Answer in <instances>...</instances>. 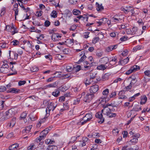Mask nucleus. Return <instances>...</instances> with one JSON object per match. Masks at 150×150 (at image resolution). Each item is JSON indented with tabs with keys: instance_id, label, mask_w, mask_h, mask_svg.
<instances>
[{
	"instance_id": "f257e3e1",
	"label": "nucleus",
	"mask_w": 150,
	"mask_h": 150,
	"mask_svg": "<svg viewBox=\"0 0 150 150\" xmlns=\"http://www.w3.org/2000/svg\"><path fill=\"white\" fill-rule=\"evenodd\" d=\"M48 132V129H45L43 130L40 133L39 137L35 139V142L37 143H38L41 140L44 139Z\"/></svg>"
},
{
	"instance_id": "f03ea898",
	"label": "nucleus",
	"mask_w": 150,
	"mask_h": 150,
	"mask_svg": "<svg viewBox=\"0 0 150 150\" xmlns=\"http://www.w3.org/2000/svg\"><path fill=\"white\" fill-rule=\"evenodd\" d=\"M112 110L108 107H105L102 110V112L104 115L108 116L109 117H115L116 115L115 113H111Z\"/></svg>"
},
{
	"instance_id": "7ed1b4c3",
	"label": "nucleus",
	"mask_w": 150,
	"mask_h": 150,
	"mask_svg": "<svg viewBox=\"0 0 150 150\" xmlns=\"http://www.w3.org/2000/svg\"><path fill=\"white\" fill-rule=\"evenodd\" d=\"M57 106V105L52 102L48 103L46 111L47 114L49 115L51 111H53Z\"/></svg>"
},
{
	"instance_id": "20e7f679",
	"label": "nucleus",
	"mask_w": 150,
	"mask_h": 150,
	"mask_svg": "<svg viewBox=\"0 0 150 150\" xmlns=\"http://www.w3.org/2000/svg\"><path fill=\"white\" fill-rule=\"evenodd\" d=\"M100 80V79H97L95 76H90L89 78L86 79L85 84L87 86V85H89L93 81L96 82Z\"/></svg>"
},
{
	"instance_id": "39448f33",
	"label": "nucleus",
	"mask_w": 150,
	"mask_h": 150,
	"mask_svg": "<svg viewBox=\"0 0 150 150\" xmlns=\"http://www.w3.org/2000/svg\"><path fill=\"white\" fill-rule=\"evenodd\" d=\"M140 67L137 65H134L131 67L130 69L127 71L125 73L126 74L129 75L132 72L136 71L140 69Z\"/></svg>"
},
{
	"instance_id": "423d86ee",
	"label": "nucleus",
	"mask_w": 150,
	"mask_h": 150,
	"mask_svg": "<svg viewBox=\"0 0 150 150\" xmlns=\"http://www.w3.org/2000/svg\"><path fill=\"white\" fill-rule=\"evenodd\" d=\"M15 114L14 109L13 108L11 109L8 110L6 111L5 115L6 116V118H8L12 116Z\"/></svg>"
},
{
	"instance_id": "0eeeda50",
	"label": "nucleus",
	"mask_w": 150,
	"mask_h": 150,
	"mask_svg": "<svg viewBox=\"0 0 150 150\" xmlns=\"http://www.w3.org/2000/svg\"><path fill=\"white\" fill-rule=\"evenodd\" d=\"M94 95L91 93H88L84 97L83 100L85 102H89L94 97Z\"/></svg>"
},
{
	"instance_id": "6e6552de",
	"label": "nucleus",
	"mask_w": 150,
	"mask_h": 150,
	"mask_svg": "<svg viewBox=\"0 0 150 150\" xmlns=\"http://www.w3.org/2000/svg\"><path fill=\"white\" fill-rule=\"evenodd\" d=\"M98 86L97 85H95L91 86L89 89L91 93L94 94L98 91Z\"/></svg>"
},
{
	"instance_id": "1a4fd4ad",
	"label": "nucleus",
	"mask_w": 150,
	"mask_h": 150,
	"mask_svg": "<svg viewBox=\"0 0 150 150\" xmlns=\"http://www.w3.org/2000/svg\"><path fill=\"white\" fill-rule=\"evenodd\" d=\"M112 20L116 23L121 21L122 20V16L117 15H115L112 18Z\"/></svg>"
},
{
	"instance_id": "9d476101",
	"label": "nucleus",
	"mask_w": 150,
	"mask_h": 150,
	"mask_svg": "<svg viewBox=\"0 0 150 150\" xmlns=\"http://www.w3.org/2000/svg\"><path fill=\"white\" fill-rule=\"evenodd\" d=\"M96 118H99L100 120L99 122V123H102L104 122V118L103 117L101 112H99L96 113Z\"/></svg>"
},
{
	"instance_id": "9b49d317",
	"label": "nucleus",
	"mask_w": 150,
	"mask_h": 150,
	"mask_svg": "<svg viewBox=\"0 0 150 150\" xmlns=\"http://www.w3.org/2000/svg\"><path fill=\"white\" fill-rule=\"evenodd\" d=\"M125 92V90L120 91L118 94L119 96L118 98L123 99L127 98V97L124 95Z\"/></svg>"
},
{
	"instance_id": "f8f14e48",
	"label": "nucleus",
	"mask_w": 150,
	"mask_h": 150,
	"mask_svg": "<svg viewBox=\"0 0 150 150\" xmlns=\"http://www.w3.org/2000/svg\"><path fill=\"white\" fill-rule=\"evenodd\" d=\"M127 146H125L122 147V150H138L139 148L137 145L134 146L133 148H127Z\"/></svg>"
},
{
	"instance_id": "ddd939ff",
	"label": "nucleus",
	"mask_w": 150,
	"mask_h": 150,
	"mask_svg": "<svg viewBox=\"0 0 150 150\" xmlns=\"http://www.w3.org/2000/svg\"><path fill=\"white\" fill-rule=\"evenodd\" d=\"M16 119L13 118L11 121L9 122L7 124V127L8 128H11L13 127L16 123Z\"/></svg>"
},
{
	"instance_id": "4468645a",
	"label": "nucleus",
	"mask_w": 150,
	"mask_h": 150,
	"mask_svg": "<svg viewBox=\"0 0 150 150\" xmlns=\"http://www.w3.org/2000/svg\"><path fill=\"white\" fill-rule=\"evenodd\" d=\"M92 118V116L91 113L86 114L83 117V120L90 121Z\"/></svg>"
},
{
	"instance_id": "2eb2a0df",
	"label": "nucleus",
	"mask_w": 150,
	"mask_h": 150,
	"mask_svg": "<svg viewBox=\"0 0 150 150\" xmlns=\"http://www.w3.org/2000/svg\"><path fill=\"white\" fill-rule=\"evenodd\" d=\"M138 142V139L136 138H133L129 141L127 142V143L130 145H134L136 144Z\"/></svg>"
},
{
	"instance_id": "dca6fc26",
	"label": "nucleus",
	"mask_w": 150,
	"mask_h": 150,
	"mask_svg": "<svg viewBox=\"0 0 150 150\" xmlns=\"http://www.w3.org/2000/svg\"><path fill=\"white\" fill-rule=\"evenodd\" d=\"M6 98V97H4L2 95H0V104L2 107L4 106V103L5 101Z\"/></svg>"
},
{
	"instance_id": "f3484780",
	"label": "nucleus",
	"mask_w": 150,
	"mask_h": 150,
	"mask_svg": "<svg viewBox=\"0 0 150 150\" xmlns=\"http://www.w3.org/2000/svg\"><path fill=\"white\" fill-rule=\"evenodd\" d=\"M117 61V57H113L111 60L109 61V63L111 66H113L116 64Z\"/></svg>"
},
{
	"instance_id": "a211bd4d",
	"label": "nucleus",
	"mask_w": 150,
	"mask_h": 150,
	"mask_svg": "<svg viewBox=\"0 0 150 150\" xmlns=\"http://www.w3.org/2000/svg\"><path fill=\"white\" fill-rule=\"evenodd\" d=\"M32 125H30L29 126L26 127L25 129L22 131V132L23 133L25 134L26 133H29L32 127Z\"/></svg>"
},
{
	"instance_id": "6ab92c4d",
	"label": "nucleus",
	"mask_w": 150,
	"mask_h": 150,
	"mask_svg": "<svg viewBox=\"0 0 150 150\" xmlns=\"http://www.w3.org/2000/svg\"><path fill=\"white\" fill-rule=\"evenodd\" d=\"M141 101L140 103L141 104H143L145 103L146 102L147 98L146 97L145 95H143L141 96L140 97Z\"/></svg>"
},
{
	"instance_id": "aec40b11",
	"label": "nucleus",
	"mask_w": 150,
	"mask_h": 150,
	"mask_svg": "<svg viewBox=\"0 0 150 150\" xmlns=\"http://www.w3.org/2000/svg\"><path fill=\"white\" fill-rule=\"evenodd\" d=\"M18 144H14L10 146L9 147V150H17L18 148Z\"/></svg>"
},
{
	"instance_id": "412c9836",
	"label": "nucleus",
	"mask_w": 150,
	"mask_h": 150,
	"mask_svg": "<svg viewBox=\"0 0 150 150\" xmlns=\"http://www.w3.org/2000/svg\"><path fill=\"white\" fill-rule=\"evenodd\" d=\"M61 36L58 35L57 34L54 33L52 34V40L54 41H57V38H60Z\"/></svg>"
},
{
	"instance_id": "4be33fe9",
	"label": "nucleus",
	"mask_w": 150,
	"mask_h": 150,
	"mask_svg": "<svg viewBox=\"0 0 150 150\" xmlns=\"http://www.w3.org/2000/svg\"><path fill=\"white\" fill-rule=\"evenodd\" d=\"M108 58L106 57H104L101 58L100 60V62H101V63L107 64L108 62L109 61Z\"/></svg>"
},
{
	"instance_id": "5701e85b",
	"label": "nucleus",
	"mask_w": 150,
	"mask_h": 150,
	"mask_svg": "<svg viewBox=\"0 0 150 150\" xmlns=\"http://www.w3.org/2000/svg\"><path fill=\"white\" fill-rule=\"evenodd\" d=\"M132 79L131 83H130L133 86H134V84L136 83L137 81V79L135 78H132V76H130L128 79V80L129 81H131Z\"/></svg>"
},
{
	"instance_id": "b1692460",
	"label": "nucleus",
	"mask_w": 150,
	"mask_h": 150,
	"mask_svg": "<svg viewBox=\"0 0 150 150\" xmlns=\"http://www.w3.org/2000/svg\"><path fill=\"white\" fill-rule=\"evenodd\" d=\"M107 67L106 65L101 64L99 66H98L97 69L98 70H104L106 69Z\"/></svg>"
},
{
	"instance_id": "393cba45",
	"label": "nucleus",
	"mask_w": 150,
	"mask_h": 150,
	"mask_svg": "<svg viewBox=\"0 0 150 150\" xmlns=\"http://www.w3.org/2000/svg\"><path fill=\"white\" fill-rule=\"evenodd\" d=\"M57 85V83L55 82L47 85H46L45 87L46 88H48L51 87H55Z\"/></svg>"
},
{
	"instance_id": "a878e982",
	"label": "nucleus",
	"mask_w": 150,
	"mask_h": 150,
	"mask_svg": "<svg viewBox=\"0 0 150 150\" xmlns=\"http://www.w3.org/2000/svg\"><path fill=\"white\" fill-rule=\"evenodd\" d=\"M81 69V66L80 65H74V72H77Z\"/></svg>"
},
{
	"instance_id": "bb28decb",
	"label": "nucleus",
	"mask_w": 150,
	"mask_h": 150,
	"mask_svg": "<svg viewBox=\"0 0 150 150\" xmlns=\"http://www.w3.org/2000/svg\"><path fill=\"white\" fill-rule=\"evenodd\" d=\"M142 110V108L140 107L139 105H135L133 108L132 111H138L139 110Z\"/></svg>"
},
{
	"instance_id": "cd10ccee",
	"label": "nucleus",
	"mask_w": 150,
	"mask_h": 150,
	"mask_svg": "<svg viewBox=\"0 0 150 150\" xmlns=\"http://www.w3.org/2000/svg\"><path fill=\"white\" fill-rule=\"evenodd\" d=\"M96 5H97V7L96 8L97 10L98 11H101L104 9L103 6H102V4L100 5L98 2L96 3Z\"/></svg>"
},
{
	"instance_id": "c85d7f7f",
	"label": "nucleus",
	"mask_w": 150,
	"mask_h": 150,
	"mask_svg": "<svg viewBox=\"0 0 150 150\" xmlns=\"http://www.w3.org/2000/svg\"><path fill=\"white\" fill-rule=\"evenodd\" d=\"M19 91L15 88H11L7 90L8 92L13 93H18Z\"/></svg>"
},
{
	"instance_id": "c756f323",
	"label": "nucleus",
	"mask_w": 150,
	"mask_h": 150,
	"mask_svg": "<svg viewBox=\"0 0 150 150\" xmlns=\"http://www.w3.org/2000/svg\"><path fill=\"white\" fill-rule=\"evenodd\" d=\"M64 14L67 17H68L69 18H70L72 15L71 12L68 10L65 11Z\"/></svg>"
},
{
	"instance_id": "7c9ffc66",
	"label": "nucleus",
	"mask_w": 150,
	"mask_h": 150,
	"mask_svg": "<svg viewBox=\"0 0 150 150\" xmlns=\"http://www.w3.org/2000/svg\"><path fill=\"white\" fill-rule=\"evenodd\" d=\"M86 57L85 55H83L81 57V58L77 62V63L78 64H80L81 62L85 60Z\"/></svg>"
},
{
	"instance_id": "2f4dec72",
	"label": "nucleus",
	"mask_w": 150,
	"mask_h": 150,
	"mask_svg": "<svg viewBox=\"0 0 150 150\" xmlns=\"http://www.w3.org/2000/svg\"><path fill=\"white\" fill-rule=\"evenodd\" d=\"M72 12L73 14L75 15H78L81 13L80 11L76 9H74L73 10Z\"/></svg>"
},
{
	"instance_id": "473e14b6",
	"label": "nucleus",
	"mask_w": 150,
	"mask_h": 150,
	"mask_svg": "<svg viewBox=\"0 0 150 150\" xmlns=\"http://www.w3.org/2000/svg\"><path fill=\"white\" fill-rule=\"evenodd\" d=\"M129 59L128 57L124 59L123 60L122 59V63H121V65H124L127 63L129 61Z\"/></svg>"
},
{
	"instance_id": "72a5a7b5",
	"label": "nucleus",
	"mask_w": 150,
	"mask_h": 150,
	"mask_svg": "<svg viewBox=\"0 0 150 150\" xmlns=\"http://www.w3.org/2000/svg\"><path fill=\"white\" fill-rule=\"evenodd\" d=\"M109 93V89L107 88L104 90L103 92V95L105 96L104 97V98H106L107 95Z\"/></svg>"
},
{
	"instance_id": "f704fd0d",
	"label": "nucleus",
	"mask_w": 150,
	"mask_h": 150,
	"mask_svg": "<svg viewBox=\"0 0 150 150\" xmlns=\"http://www.w3.org/2000/svg\"><path fill=\"white\" fill-rule=\"evenodd\" d=\"M74 67H72L71 66H68L66 67V70L68 72H70L72 71H73Z\"/></svg>"
},
{
	"instance_id": "c9c22d12",
	"label": "nucleus",
	"mask_w": 150,
	"mask_h": 150,
	"mask_svg": "<svg viewBox=\"0 0 150 150\" xmlns=\"http://www.w3.org/2000/svg\"><path fill=\"white\" fill-rule=\"evenodd\" d=\"M116 92L115 91H113L109 95V98H115L116 96Z\"/></svg>"
},
{
	"instance_id": "e433bc0d",
	"label": "nucleus",
	"mask_w": 150,
	"mask_h": 150,
	"mask_svg": "<svg viewBox=\"0 0 150 150\" xmlns=\"http://www.w3.org/2000/svg\"><path fill=\"white\" fill-rule=\"evenodd\" d=\"M133 87V86L130 83L129 86H127L124 88L123 90H125V91H129Z\"/></svg>"
},
{
	"instance_id": "4c0bfd02",
	"label": "nucleus",
	"mask_w": 150,
	"mask_h": 150,
	"mask_svg": "<svg viewBox=\"0 0 150 150\" xmlns=\"http://www.w3.org/2000/svg\"><path fill=\"white\" fill-rule=\"evenodd\" d=\"M45 143L47 144H53L54 141L53 140H52L50 139H47L45 140Z\"/></svg>"
},
{
	"instance_id": "58836bf2",
	"label": "nucleus",
	"mask_w": 150,
	"mask_h": 150,
	"mask_svg": "<svg viewBox=\"0 0 150 150\" xmlns=\"http://www.w3.org/2000/svg\"><path fill=\"white\" fill-rule=\"evenodd\" d=\"M59 91L58 90H56L52 93V95L55 97H57L59 95Z\"/></svg>"
},
{
	"instance_id": "ea45409f",
	"label": "nucleus",
	"mask_w": 150,
	"mask_h": 150,
	"mask_svg": "<svg viewBox=\"0 0 150 150\" xmlns=\"http://www.w3.org/2000/svg\"><path fill=\"white\" fill-rule=\"evenodd\" d=\"M78 0H69V3L72 5H76L78 2Z\"/></svg>"
},
{
	"instance_id": "a19ab883",
	"label": "nucleus",
	"mask_w": 150,
	"mask_h": 150,
	"mask_svg": "<svg viewBox=\"0 0 150 150\" xmlns=\"http://www.w3.org/2000/svg\"><path fill=\"white\" fill-rule=\"evenodd\" d=\"M29 117L30 120L32 121L35 120L37 119V118L35 116H34L32 114H30L29 115Z\"/></svg>"
},
{
	"instance_id": "79ce46f5",
	"label": "nucleus",
	"mask_w": 150,
	"mask_h": 150,
	"mask_svg": "<svg viewBox=\"0 0 150 150\" xmlns=\"http://www.w3.org/2000/svg\"><path fill=\"white\" fill-rule=\"evenodd\" d=\"M67 89V87L63 85L59 88V90L61 91L64 92Z\"/></svg>"
},
{
	"instance_id": "37998d69",
	"label": "nucleus",
	"mask_w": 150,
	"mask_h": 150,
	"mask_svg": "<svg viewBox=\"0 0 150 150\" xmlns=\"http://www.w3.org/2000/svg\"><path fill=\"white\" fill-rule=\"evenodd\" d=\"M51 16L54 18H55L57 17V12L55 11H53L52 12Z\"/></svg>"
},
{
	"instance_id": "c03bdc74",
	"label": "nucleus",
	"mask_w": 150,
	"mask_h": 150,
	"mask_svg": "<svg viewBox=\"0 0 150 150\" xmlns=\"http://www.w3.org/2000/svg\"><path fill=\"white\" fill-rule=\"evenodd\" d=\"M35 148V145L33 144H30L28 148V150H33Z\"/></svg>"
},
{
	"instance_id": "a18cd8bd",
	"label": "nucleus",
	"mask_w": 150,
	"mask_h": 150,
	"mask_svg": "<svg viewBox=\"0 0 150 150\" xmlns=\"http://www.w3.org/2000/svg\"><path fill=\"white\" fill-rule=\"evenodd\" d=\"M119 130L117 129H115L113 130L112 132L114 135H117L118 134Z\"/></svg>"
},
{
	"instance_id": "49530a36",
	"label": "nucleus",
	"mask_w": 150,
	"mask_h": 150,
	"mask_svg": "<svg viewBox=\"0 0 150 150\" xmlns=\"http://www.w3.org/2000/svg\"><path fill=\"white\" fill-rule=\"evenodd\" d=\"M27 112H23L21 115V118L23 119L25 118L27 116Z\"/></svg>"
},
{
	"instance_id": "de8ad7c7",
	"label": "nucleus",
	"mask_w": 150,
	"mask_h": 150,
	"mask_svg": "<svg viewBox=\"0 0 150 150\" xmlns=\"http://www.w3.org/2000/svg\"><path fill=\"white\" fill-rule=\"evenodd\" d=\"M142 46L140 45H137L133 48V50L134 51H137L138 50H139L141 49Z\"/></svg>"
},
{
	"instance_id": "09e8293b",
	"label": "nucleus",
	"mask_w": 150,
	"mask_h": 150,
	"mask_svg": "<svg viewBox=\"0 0 150 150\" xmlns=\"http://www.w3.org/2000/svg\"><path fill=\"white\" fill-rule=\"evenodd\" d=\"M12 43H13V45L15 46L18 45L19 43V42L17 40H14L12 41Z\"/></svg>"
},
{
	"instance_id": "8fccbe9b",
	"label": "nucleus",
	"mask_w": 150,
	"mask_h": 150,
	"mask_svg": "<svg viewBox=\"0 0 150 150\" xmlns=\"http://www.w3.org/2000/svg\"><path fill=\"white\" fill-rule=\"evenodd\" d=\"M38 70V68L35 66L33 67L31 69V71L33 72H35Z\"/></svg>"
},
{
	"instance_id": "3c124183",
	"label": "nucleus",
	"mask_w": 150,
	"mask_h": 150,
	"mask_svg": "<svg viewBox=\"0 0 150 150\" xmlns=\"http://www.w3.org/2000/svg\"><path fill=\"white\" fill-rule=\"evenodd\" d=\"M64 109V110H68L69 109V106L68 103H66L64 104L63 105Z\"/></svg>"
},
{
	"instance_id": "603ef678",
	"label": "nucleus",
	"mask_w": 150,
	"mask_h": 150,
	"mask_svg": "<svg viewBox=\"0 0 150 150\" xmlns=\"http://www.w3.org/2000/svg\"><path fill=\"white\" fill-rule=\"evenodd\" d=\"M50 24V22L49 21L46 20L44 23V25L46 27L49 26Z\"/></svg>"
},
{
	"instance_id": "864d4df0",
	"label": "nucleus",
	"mask_w": 150,
	"mask_h": 150,
	"mask_svg": "<svg viewBox=\"0 0 150 150\" xmlns=\"http://www.w3.org/2000/svg\"><path fill=\"white\" fill-rule=\"evenodd\" d=\"M26 82V81H20L18 82V84L19 86H21L24 85Z\"/></svg>"
},
{
	"instance_id": "5fc2aeb1",
	"label": "nucleus",
	"mask_w": 150,
	"mask_h": 150,
	"mask_svg": "<svg viewBox=\"0 0 150 150\" xmlns=\"http://www.w3.org/2000/svg\"><path fill=\"white\" fill-rule=\"evenodd\" d=\"M103 52H97L96 53V55L98 57H101L103 55Z\"/></svg>"
},
{
	"instance_id": "6e6d98bb",
	"label": "nucleus",
	"mask_w": 150,
	"mask_h": 150,
	"mask_svg": "<svg viewBox=\"0 0 150 150\" xmlns=\"http://www.w3.org/2000/svg\"><path fill=\"white\" fill-rule=\"evenodd\" d=\"M92 136L94 137H98L100 136V134L97 132H93L92 134Z\"/></svg>"
},
{
	"instance_id": "4d7b16f0",
	"label": "nucleus",
	"mask_w": 150,
	"mask_h": 150,
	"mask_svg": "<svg viewBox=\"0 0 150 150\" xmlns=\"http://www.w3.org/2000/svg\"><path fill=\"white\" fill-rule=\"evenodd\" d=\"M6 90V88L4 86H1L0 87V92H3Z\"/></svg>"
},
{
	"instance_id": "13d9d810",
	"label": "nucleus",
	"mask_w": 150,
	"mask_h": 150,
	"mask_svg": "<svg viewBox=\"0 0 150 150\" xmlns=\"http://www.w3.org/2000/svg\"><path fill=\"white\" fill-rule=\"evenodd\" d=\"M76 28V25H72L69 28L70 30H72L74 31L75 30Z\"/></svg>"
},
{
	"instance_id": "bf43d9fd",
	"label": "nucleus",
	"mask_w": 150,
	"mask_h": 150,
	"mask_svg": "<svg viewBox=\"0 0 150 150\" xmlns=\"http://www.w3.org/2000/svg\"><path fill=\"white\" fill-rule=\"evenodd\" d=\"M99 38L98 37L94 38L93 40V43H96L99 40Z\"/></svg>"
},
{
	"instance_id": "052dcab7",
	"label": "nucleus",
	"mask_w": 150,
	"mask_h": 150,
	"mask_svg": "<svg viewBox=\"0 0 150 150\" xmlns=\"http://www.w3.org/2000/svg\"><path fill=\"white\" fill-rule=\"evenodd\" d=\"M113 50L112 45L108 47L106 49V50L108 52H109Z\"/></svg>"
},
{
	"instance_id": "680f3d73",
	"label": "nucleus",
	"mask_w": 150,
	"mask_h": 150,
	"mask_svg": "<svg viewBox=\"0 0 150 150\" xmlns=\"http://www.w3.org/2000/svg\"><path fill=\"white\" fill-rule=\"evenodd\" d=\"M87 51L85 50H83L81 51L80 53H79V55L80 56H83V55H85V54L87 53Z\"/></svg>"
},
{
	"instance_id": "e2e57ef3",
	"label": "nucleus",
	"mask_w": 150,
	"mask_h": 150,
	"mask_svg": "<svg viewBox=\"0 0 150 150\" xmlns=\"http://www.w3.org/2000/svg\"><path fill=\"white\" fill-rule=\"evenodd\" d=\"M106 98H104V97H103V98H100L99 99V100L100 102V103H102L104 102H105L106 101V100H105Z\"/></svg>"
},
{
	"instance_id": "0e129e2a",
	"label": "nucleus",
	"mask_w": 150,
	"mask_h": 150,
	"mask_svg": "<svg viewBox=\"0 0 150 150\" xmlns=\"http://www.w3.org/2000/svg\"><path fill=\"white\" fill-rule=\"evenodd\" d=\"M13 132H11L8 134L6 136V137L8 138H10L12 137H13Z\"/></svg>"
},
{
	"instance_id": "69168bd1",
	"label": "nucleus",
	"mask_w": 150,
	"mask_h": 150,
	"mask_svg": "<svg viewBox=\"0 0 150 150\" xmlns=\"http://www.w3.org/2000/svg\"><path fill=\"white\" fill-rule=\"evenodd\" d=\"M63 52L64 54H68L69 52V50L68 49H65L63 50Z\"/></svg>"
},
{
	"instance_id": "338daca9",
	"label": "nucleus",
	"mask_w": 150,
	"mask_h": 150,
	"mask_svg": "<svg viewBox=\"0 0 150 150\" xmlns=\"http://www.w3.org/2000/svg\"><path fill=\"white\" fill-rule=\"evenodd\" d=\"M50 150H57V147L56 146H51L49 147Z\"/></svg>"
},
{
	"instance_id": "774afa93",
	"label": "nucleus",
	"mask_w": 150,
	"mask_h": 150,
	"mask_svg": "<svg viewBox=\"0 0 150 150\" xmlns=\"http://www.w3.org/2000/svg\"><path fill=\"white\" fill-rule=\"evenodd\" d=\"M127 36H124L120 38V40L122 41H124L127 40Z\"/></svg>"
}]
</instances>
